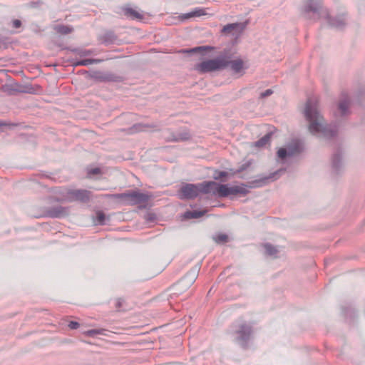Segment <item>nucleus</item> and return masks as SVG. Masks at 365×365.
Here are the masks:
<instances>
[{
  "label": "nucleus",
  "instance_id": "obj_1",
  "mask_svg": "<svg viewBox=\"0 0 365 365\" xmlns=\"http://www.w3.org/2000/svg\"><path fill=\"white\" fill-rule=\"evenodd\" d=\"M285 172L284 169H279L267 176H261L257 179L249 182L247 185L241 184L229 187L228 185L218 184L214 181H204L197 184L187 183L183 185L180 190V199H194L200 193L218 195L220 197H225L230 195L240 194L246 195L249 190L248 188H256L262 187L270 182L277 180L281 173Z\"/></svg>",
  "mask_w": 365,
  "mask_h": 365
},
{
  "label": "nucleus",
  "instance_id": "obj_2",
  "mask_svg": "<svg viewBox=\"0 0 365 365\" xmlns=\"http://www.w3.org/2000/svg\"><path fill=\"white\" fill-rule=\"evenodd\" d=\"M304 114L309 122V130L311 133L325 138L334 137L337 129L335 126L327 125L319 110L318 101L314 98L307 100Z\"/></svg>",
  "mask_w": 365,
  "mask_h": 365
},
{
  "label": "nucleus",
  "instance_id": "obj_3",
  "mask_svg": "<svg viewBox=\"0 0 365 365\" xmlns=\"http://www.w3.org/2000/svg\"><path fill=\"white\" fill-rule=\"evenodd\" d=\"M303 13L308 19L314 20L324 19L331 27L338 29L343 28L346 24L343 16L331 19L328 10L323 7L321 0H306L303 5Z\"/></svg>",
  "mask_w": 365,
  "mask_h": 365
},
{
  "label": "nucleus",
  "instance_id": "obj_4",
  "mask_svg": "<svg viewBox=\"0 0 365 365\" xmlns=\"http://www.w3.org/2000/svg\"><path fill=\"white\" fill-rule=\"evenodd\" d=\"M223 53L217 58L202 61L195 66V69L200 73L213 72L226 68Z\"/></svg>",
  "mask_w": 365,
  "mask_h": 365
},
{
  "label": "nucleus",
  "instance_id": "obj_5",
  "mask_svg": "<svg viewBox=\"0 0 365 365\" xmlns=\"http://www.w3.org/2000/svg\"><path fill=\"white\" fill-rule=\"evenodd\" d=\"M234 334L237 336L236 341L245 348L252 334V327L245 322H240L235 325Z\"/></svg>",
  "mask_w": 365,
  "mask_h": 365
},
{
  "label": "nucleus",
  "instance_id": "obj_6",
  "mask_svg": "<svg viewBox=\"0 0 365 365\" xmlns=\"http://www.w3.org/2000/svg\"><path fill=\"white\" fill-rule=\"evenodd\" d=\"M304 150L303 143L299 140H292L287 144L286 148H280L277 151V157L284 159L286 157H292L301 153Z\"/></svg>",
  "mask_w": 365,
  "mask_h": 365
},
{
  "label": "nucleus",
  "instance_id": "obj_7",
  "mask_svg": "<svg viewBox=\"0 0 365 365\" xmlns=\"http://www.w3.org/2000/svg\"><path fill=\"white\" fill-rule=\"evenodd\" d=\"M223 57L224 61L226 62V68L230 66L234 73L240 74V76L244 75L246 67L241 58L231 60V55H229L225 51L223 52Z\"/></svg>",
  "mask_w": 365,
  "mask_h": 365
},
{
  "label": "nucleus",
  "instance_id": "obj_8",
  "mask_svg": "<svg viewBox=\"0 0 365 365\" xmlns=\"http://www.w3.org/2000/svg\"><path fill=\"white\" fill-rule=\"evenodd\" d=\"M150 196L148 194L139 191H128L126 197V205H135L145 203L148 201Z\"/></svg>",
  "mask_w": 365,
  "mask_h": 365
},
{
  "label": "nucleus",
  "instance_id": "obj_9",
  "mask_svg": "<svg viewBox=\"0 0 365 365\" xmlns=\"http://www.w3.org/2000/svg\"><path fill=\"white\" fill-rule=\"evenodd\" d=\"M91 197V192L86 190H69L67 192V198L70 201L88 202Z\"/></svg>",
  "mask_w": 365,
  "mask_h": 365
},
{
  "label": "nucleus",
  "instance_id": "obj_10",
  "mask_svg": "<svg viewBox=\"0 0 365 365\" xmlns=\"http://www.w3.org/2000/svg\"><path fill=\"white\" fill-rule=\"evenodd\" d=\"M191 138V135L186 129L178 130L175 133H170V135L166 136L165 139L168 141H185Z\"/></svg>",
  "mask_w": 365,
  "mask_h": 365
},
{
  "label": "nucleus",
  "instance_id": "obj_11",
  "mask_svg": "<svg viewBox=\"0 0 365 365\" xmlns=\"http://www.w3.org/2000/svg\"><path fill=\"white\" fill-rule=\"evenodd\" d=\"M197 277V271L196 269L190 271L179 282L178 287H180L181 289L189 288L195 282Z\"/></svg>",
  "mask_w": 365,
  "mask_h": 365
},
{
  "label": "nucleus",
  "instance_id": "obj_12",
  "mask_svg": "<svg viewBox=\"0 0 365 365\" xmlns=\"http://www.w3.org/2000/svg\"><path fill=\"white\" fill-rule=\"evenodd\" d=\"M156 127L157 125L154 124L136 123L128 128L127 133L128 134H134L139 132L147 131L150 128H155Z\"/></svg>",
  "mask_w": 365,
  "mask_h": 365
},
{
  "label": "nucleus",
  "instance_id": "obj_13",
  "mask_svg": "<svg viewBox=\"0 0 365 365\" xmlns=\"http://www.w3.org/2000/svg\"><path fill=\"white\" fill-rule=\"evenodd\" d=\"M66 210L61 206L51 207L46 211V216L49 217H60L66 214Z\"/></svg>",
  "mask_w": 365,
  "mask_h": 365
},
{
  "label": "nucleus",
  "instance_id": "obj_14",
  "mask_svg": "<svg viewBox=\"0 0 365 365\" xmlns=\"http://www.w3.org/2000/svg\"><path fill=\"white\" fill-rule=\"evenodd\" d=\"M124 15L130 19L133 20H141L143 18V14L139 12L138 11L130 8V7H125L123 9Z\"/></svg>",
  "mask_w": 365,
  "mask_h": 365
},
{
  "label": "nucleus",
  "instance_id": "obj_15",
  "mask_svg": "<svg viewBox=\"0 0 365 365\" xmlns=\"http://www.w3.org/2000/svg\"><path fill=\"white\" fill-rule=\"evenodd\" d=\"M206 14H207L206 9H205V8H195L192 11H190L189 13H187V14H184L182 16H180V19L182 20H186V19H188L190 18L200 17V16H205Z\"/></svg>",
  "mask_w": 365,
  "mask_h": 365
},
{
  "label": "nucleus",
  "instance_id": "obj_16",
  "mask_svg": "<svg viewBox=\"0 0 365 365\" xmlns=\"http://www.w3.org/2000/svg\"><path fill=\"white\" fill-rule=\"evenodd\" d=\"M245 29V25L241 23H233L225 25L222 29V33L230 34L233 31H242Z\"/></svg>",
  "mask_w": 365,
  "mask_h": 365
},
{
  "label": "nucleus",
  "instance_id": "obj_17",
  "mask_svg": "<svg viewBox=\"0 0 365 365\" xmlns=\"http://www.w3.org/2000/svg\"><path fill=\"white\" fill-rule=\"evenodd\" d=\"M349 104L350 102L347 96L340 100L338 104V111L341 115H345L349 113Z\"/></svg>",
  "mask_w": 365,
  "mask_h": 365
},
{
  "label": "nucleus",
  "instance_id": "obj_18",
  "mask_svg": "<svg viewBox=\"0 0 365 365\" xmlns=\"http://www.w3.org/2000/svg\"><path fill=\"white\" fill-rule=\"evenodd\" d=\"M116 39H117L116 36L115 35L114 32H113L111 31L106 32L101 37V41L106 44L113 43L116 41Z\"/></svg>",
  "mask_w": 365,
  "mask_h": 365
},
{
  "label": "nucleus",
  "instance_id": "obj_19",
  "mask_svg": "<svg viewBox=\"0 0 365 365\" xmlns=\"http://www.w3.org/2000/svg\"><path fill=\"white\" fill-rule=\"evenodd\" d=\"M104 197L109 199H114L120 203L125 204L127 192L118 194H106Z\"/></svg>",
  "mask_w": 365,
  "mask_h": 365
},
{
  "label": "nucleus",
  "instance_id": "obj_20",
  "mask_svg": "<svg viewBox=\"0 0 365 365\" xmlns=\"http://www.w3.org/2000/svg\"><path fill=\"white\" fill-rule=\"evenodd\" d=\"M272 133H267L265 135H264L262 138H261L257 141L255 142L252 145L257 148H262L265 146L269 141L271 138Z\"/></svg>",
  "mask_w": 365,
  "mask_h": 365
},
{
  "label": "nucleus",
  "instance_id": "obj_21",
  "mask_svg": "<svg viewBox=\"0 0 365 365\" xmlns=\"http://www.w3.org/2000/svg\"><path fill=\"white\" fill-rule=\"evenodd\" d=\"M264 247L265 249V253L268 256L276 257L279 252L277 248L270 243H265Z\"/></svg>",
  "mask_w": 365,
  "mask_h": 365
},
{
  "label": "nucleus",
  "instance_id": "obj_22",
  "mask_svg": "<svg viewBox=\"0 0 365 365\" xmlns=\"http://www.w3.org/2000/svg\"><path fill=\"white\" fill-rule=\"evenodd\" d=\"M341 165V154L337 153L334 155L332 158V168L336 172L339 170Z\"/></svg>",
  "mask_w": 365,
  "mask_h": 365
},
{
  "label": "nucleus",
  "instance_id": "obj_23",
  "mask_svg": "<svg viewBox=\"0 0 365 365\" xmlns=\"http://www.w3.org/2000/svg\"><path fill=\"white\" fill-rule=\"evenodd\" d=\"M206 212L205 210L203 211H197V210H193V211H187L185 212V216L186 218H192V219H196L202 217L205 215Z\"/></svg>",
  "mask_w": 365,
  "mask_h": 365
},
{
  "label": "nucleus",
  "instance_id": "obj_24",
  "mask_svg": "<svg viewBox=\"0 0 365 365\" xmlns=\"http://www.w3.org/2000/svg\"><path fill=\"white\" fill-rule=\"evenodd\" d=\"M210 49H212V48L210 46H198V47H195L193 48L187 49V50L183 49V50L180 51L179 52L183 53H197L200 51H205V50H210Z\"/></svg>",
  "mask_w": 365,
  "mask_h": 365
},
{
  "label": "nucleus",
  "instance_id": "obj_25",
  "mask_svg": "<svg viewBox=\"0 0 365 365\" xmlns=\"http://www.w3.org/2000/svg\"><path fill=\"white\" fill-rule=\"evenodd\" d=\"M105 82H119L122 78L112 73H106L104 77Z\"/></svg>",
  "mask_w": 365,
  "mask_h": 365
},
{
  "label": "nucleus",
  "instance_id": "obj_26",
  "mask_svg": "<svg viewBox=\"0 0 365 365\" xmlns=\"http://www.w3.org/2000/svg\"><path fill=\"white\" fill-rule=\"evenodd\" d=\"M101 61H102V60H101V59H91V58L83 59V60L77 61L76 63H75V65L76 66H88V65L93 64V63H98Z\"/></svg>",
  "mask_w": 365,
  "mask_h": 365
},
{
  "label": "nucleus",
  "instance_id": "obj_27",
  "mask_svg": "<svg viewBox=\"0 0 365 365\" xmlns=\"http://www.w3.org/2000/svg\"><path fill=\"white\" fill-rule=\"evenodd\" d=\"M106 331L105 329H94L86 331L85 334L88 336H93L96 334L106 335Z\"/></svg>",
  "mask_w": 365,
  "mask_h": 365
},
{
  "label": "nucleus",
  "instance_id": "obj_28",
  "mask_svg": "<svg viewBox=\"0 0 365 365\" xmlns=\"http://www.w3.org/2000/svg\"><path fill=\"white\" fill-rule=\"evenodd\" d=\"M55 29L58 33H60L61 34H68L73 31V29L71 27L64 25H58L55 27Z\"/></svg>",
  "mask_w": 365,
  "mask_h": 365
},
{
  "label": "nucleus",
  "instance_id": "obj_29",
  "mask_svg": "<svg viewBox=\"0 0 365 365\" xmlns=\"http://www.w3.org/2000/svg\"><path fill=\"white\" fill-rule=\"evenodd\" d=\"M213 240L217 243H225L227 241L228 237L225 234H219V235L213 237Z\"/></svg>",
  "mask_w": 365,
  "mask_h": 365
},
{
  "label": "nucleus",
  "instance_id": "obj_30",
  "mask_svg": "<svg viewBox=\"0 0 365 365\" xmlns=\"http://www.w3.org/2000/svg\"><path fill=\"white\" fill-rule=\"evenodd\" d=\"M97 222L100 225H104L106 223V215L101 211L96 212Z\"/></svg>",
  "mask_w": 365,
  "mask_h": 365
},
{
  "label": "nucleus",
  "instance_id": "obj_31",
  "mask_svg": "<svg viewBox=\"0 0 365 365\" xmlns=\"http://www.w3.org/2000/svg\"><path fill=\"white\" fill-rule=\"evenodd\" d=\"M228 173L225 171H215L213 175L215 180H220L222 178L227 177Z\"/></svg>",
  "mask_w": 365,
  "mask_h": 365
},
{
  "label": "nucleus",
  "instance_id": "obj_32",
  "mask_svg": "<svg viewBox=\"0 0 365 365\" xmlns=\"http://www.w3.org/2000/svg\"><path fill=\"white\" fill-rule=\"evenodd\" d=\"M252 160H248L247 162L243 163L242 165H241L238 170H237V173H241L244 170H245L247 168H248L251 165H252Z\"/></svg>",
  "mask_w": 365,
  "mask_h": 365
},
{
  "label": "nucleus",
  "instance_id": "obj_33",
  "mask_svg": "<svg viewBox=\"0 0 365 365\" xmlns=\"http://www.w3.org/2000/svg\"><path fill=\"white\" fill-rule=\"evenodd\" d=\"M125 303V301L122 298H118L116 299V302H115V308L118 311H120L123 304Z\"/></svg>",
  "mask_w": 365,
  "mask_h": 365
},
{
  "label": "nucleus",
  "instance_id": "obj_34",
  "mask_svg": "<svg viewBox=\"0 0 365 365\" xmlns=\"http://www.w3.org/2000/svg\"><path fill=\"white\" fill-rule=\"evenodd\" d=\"M273 93V91L272 89H267L263 92H262L259 95L260 98H264L269 96H271Z\"/></svg>",
  "mask_w": 365,
  "mask_h": 365
},
{
  "label": "nucleus",
  "instance_id": "obj_35",
  "mask_svg": "<svg viewBox=\"0 0 365 365\" xmlns=\"http://www.w3.org/2000/svg\"><path fill=\"white\" fill-rule=\"evenodd\" d=\"M80 324L78 322H73V321H71L69 324H68V327L71 329H76L79 327Z\"/></svg>",
  "mask_w": 365,
  "mask_h": 365
},
{
  "label": "nucleus",
  "instance_id": "obj_36",
  "mask_svg": "<svg viewBox=\"0 0 365 365\" xmlns=\"http://www.w3.org/2000/svg\"><path fill=\"white\" fill-rule=\"evenodd\" d=\"M21 21L19 19H14L12 21L13 27L15 29H19L21 26Z\"/></svg>",
  "mask_w": 365,
  "mask_h": 365
},
{
  "label": "nucleus",
  "instance_id": "obj_37",
  "mask_svg": "<svg viewBox=\"0 0 365 365\" xmlns=\"http://www.w3.org/2000/svg\"><path fill=\"white\" fill-rule=\"evenodd\" d=\"M101 173V169L98 168H92L88 171L89 175H97Z\"/></svg>",
  "mask_w": 365,
  "mask_h": 365
},
{
  "label": "nucleus",
  "instance_id": "obj_38",
  "mask_svg": "<svg viewBox=\"0 0 365 365\" xmlns=\"http://www.w3.org/2000/svg\"><path fill=\"white\" fill-rule=\"evenodd\" d=\"M91 51H89V50H85V51H81L78 54L81 56H88V55H90L91 54Z\"/></svg>",
  "mask_w": 365,
  "mask_h": 365
},
{
  "label": "nucleus",
  "instance_id": "obj_39",
  "mask_svg": "<svg viewBox=\"0 0 365 365\" xmlns=\"http://www.w3.org/2000/svg\"><path fill=\"white\" fill-rule=\"evenodd\" d=\"M104 77H105V73H100L98 76H97V78L99 79L101 81H105L104 80Z\"/></svg>",
  "mask_w": 365,
  "mask_h": 365
},
{
  "label": "nucleus",
  "instance_id": "obj_40",
  "mask_svg": "<svg viewBox=\"0 0 365 365\" xmlns=\"http://www.w3.org/2000/svg\"><path fill=\"white\" fill-rule=\"evenodd\" d=\"M4 125H7V124L4 122H0V127L1 126H4Z\"/></svg>",
  "mask_w": 365,
  "mask_h": 365
}]
</instances>
